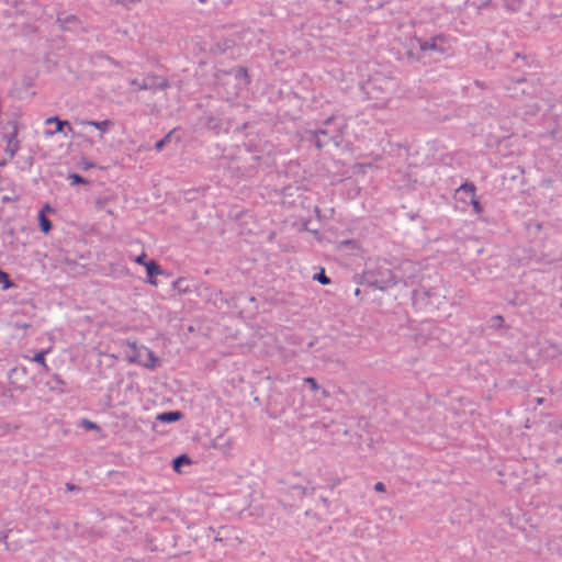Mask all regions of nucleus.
<instances>
[{
    "label": "nucleus",
    "mask_w": 562,
    "mask_h": 562,
    "mask_svg": "<svg viewBox=\"0 0 562 562\" xmlns=\"http://www.w3.org/2000/svg\"><path fill=\"white\" fill-rule=\"evenodd\" d=\"M402 56L398 59L408 64L439 63L452 55L451 36L443 32H426L420 27L415 30L404 44Z\"/></svg>",
    "instance_id": "1"
},
{
    "label": "nucleus",
    "mask_w": 562,
    "mask_h": 562,
    "mask_svg": "<svg viewBox=\"0 0 562 562\" xmlns=\"http://www.w3.org/2000/svg\"><path fill=\"white\" fill-rule=\"evenodd\" d=\"M400 272L401 269L392 268L387 259L379 258L373 265H367V281L371 289L381 292H386L401 282L407 286L408 281Z\"/></svg>",
    "instance_id": "2"
},
{
    "label": "nucleus",
    "mask_w": 562,
    "mask_h": 562,
    "mask_svg": "<svg viewBox=\"0 0 562 562\" xmlns=\"http://www.w3.org/2000/svg\"><path fill=\"white\" fill-rule=\"evenodd\" d=\"M347 127V123L344 116L333 114L325 119L322 126L318 127L321 138L325 142V146L333 143L339 146L344 139V130Z\"/></svg>",
    "instance_id": "3"
},
{
    "label": "nucleus",
    "mask_w": 562,
    "mask_h": 562,
    "mask_svg": "<svg viewBox=\"0 0 562 562\" xmlns=\"http://www.w3.org/2000/svg\"><path fill=\"white\" fill-rule=\"evenodd\" d=\"M225 77H232L235 81L234 93L237 95L240 91L248 89L251 78L248 68L245 66H235L228 70L218 69L215 74L217 81H223Z\"/></svg>",
    "instance_id": "4"
},
{
    "label": "nucleus",
    "mask_w": 562,
    "mask_h": 562,
    "mask_svg": "<svg viewBox=\"0 0 562 562\" xmlns=\"http://www.w3.org/2000/svg\"><path fill=\"white\" fill-rule=\"evenodd\" d=\"M56 24L61 32L78 34L88 33L85 22L76 14L60 10L56 13Z\"/></svg>",
    "instance_id": "5"
},
{
    "label": "nucleus",
    "mask_w": 562,
    "mask_h": 562,
    "mask_svg": "<svg viewBox=\"0 0 562 562\" xmlns=\"http://www.w3.org/2000/svg\"><path fill=\"white\" fill-rule=\"evenodd\" d=\"M9 384L14 391L24 392L30 381V372L24 364H18L8 372Z\"/></svg>",
    "instance_id": "6"
},
{
    "label": "nucleus",
    "mask_w": 562,
    "mask_h": 562,
    "mask_svg": "<svg viewBox=\"0 0 562 562\" xmlns=\"http://www.w3.org/2000/svg\"><path fill=\"white\" fill-rule=\"evenodd\" d=\"M170 87V82L166 77L147 74L142 78L139 90H149L153 93L164 91Z\"/></svg>",
    "instance_id": "7"
},
{
    "label": "nucleus",
    "mask_w": 562,
    "mask_h": 562,
    "mask_svg": "<svg viewBox=\"0 0 562 562\" xmlns=\"http://www.w3.org/2000/svg\"><path fill=\"white\" fill-rule=\"evenodd\" d=\"M432 290L426 288L414 289L411 292L412 305L415 311H426L432 306Z\"/></svg>",
    "instance_id": "8"
},
{
    "label": "nucleus",
    "mask_w": 562,
    "mask_h": 562,
    "mask_svg": "<svg viewBox=\"0 0 562 562\" xmlns=\"http://www.w3.org/2000/svg\"><path fill=\"white\" fill-rule=\"evenodd\" d=\"M279 484L281 485L280 491L290 496L294 502L302 501L307 494L306 486L299 483H291L288 479L280 480Z\"/></svg>",
    "instance_id": "9"
},
{
    "label": "nucleus",
    "mask_w": 562,
    "mask_h": 562,
    "mask_svg": "<svg viewBox=\"0 0 562 562\" xmlns=\"http://www.w3.org/2000/svg\"><path fill=\"white\" fill-rule=\"evenodd\" d=\"M143 356H145V358H139L138 356H130L128 362L143 366L144 368L150 370H154L160 362V359L156 356V353L145 346H143Z\"/></svg>",
    "instance_id": "10"
},
{
    "label": "nucleus",
    "mask_w": 562,
    "mask_h": 562,
    "mask_svg": "<svg viewBox=\"0 0 562 562\" xmlns=\"http://www.w3.org/2000/svg\"><path fill=\"white\" fill-rule=\"evenodd\" d=\"M237 46V42L233 37H220L214 38L210 44L207 52L212 55H224L235 48Z\"/></svg>",
    "instance_id": "11"
},
{
    "label": "nucleus",
    "mask_w": 562,
    "mask_h": 562,
    "mask_svg": "<svg viewBox=\"0 0 562 562\" xmlns=\"http://www.w3.org/2000/svg\"><path fill=\"white\" fill-rule=\"evenodd\" d=\"M146 270V282L157 286L159 281L157 277H164L166 280L169 279L170 273L161 268V266L154 259H149L148 263L145 265Z\"/></svg>",
    "instance_id": "12"
},
{
    "label": "nucleus",
    "mask_w": 562,
    "mask_h": 562,
    "mask_svg": "<svg viewBox=\"0 0 562 562\" xmlns=\"http://www.w3.org/2000/svg\"><path fill=\"white\" fill-rule=\"evenodd\" d=\"M233 446L234 440L231 437H226L223 434L216 436L210 442L211 448L218 450L225 457L231 454Z\"/></svg>",
    "instance_id": "13"
},
{
    "label": "nucleus",
    "mask_w": 562,
    "mask_h": 562,
    "mask_svg": "<svg viewBox=\"0 0 562 562\" xmlns=\"http://www.w3.org/2000/svg\"><path fill=\"white\" fill-rule=\"evenodd\" d=\"M45 385L50 392L56 394L68 393L66 381L57 373H52L46 380Z\"/></svg>",
    "instance_id": "14"
},
{
    "label": "nucleus",
    "mask_w": 562,
    "mask_h": 562,
    "mask_svg": "<svg viewBox=\"0 0 562 562\" xmlns=\"http://www.w3.org/2000/svg\"><path fill=\"white\" fill-rule=\"evenodd\" d=\"M171 286L178 294L181 295L192 293L195 288V283L193 280L188 278L179 277L171 281Z\"/></svg>",
    "instance_id": "15"
},
{
    "label": "nucleus",
    "mask_w": 562,
    "mask_h": 562,
    "mask_svg": "<svg viewBox=\"0 0 562 562\" xmlns=\"http://www.w3.org/2000/svg\"><path fill=\"white\" fill-rule=\"evenodd\" d=\"M76 123L79 125H88L97 128L101 133H108L113 126L114 122L112 120H103V121H94L88 119H77Z\"/></svg>",
    "instance_id": "16"
},
{
    "label": "nucleus",
    "mask_w": 562,
    "mask_h": 562,
    "mask_svg": "<svg viewBox=\"0 0 562 562\" xmlns=\"http://www.w3.org/2000/svg\"><path fill=\"white\" fill-rule=\"evenodd\" d=\"M205 126L209 131H213L215 134L227 132L224 121L213 114L206 116Z\"/></svg>",
    "instance_id": "17"
},
{
    "label": "nucleus",
    "mask_w": 562,
    "mask_h": 562,
    "mask_svg": "<svg viewBox=\"0 0 562 562\" xmlns=\"http://www.w3.org/2000/svg\"><path fill=\"white\" fill-rule=\"evenodd\" d=\"M302 139L311 145H314L317 149L325 147V142L321 138L318 130H306L303 134Z\"/></svg>",
    "instance_id": "18"
},
{
    "label": "nucleus",
    "mask_w": 562,
    "mask_h": 562,
    "mask_svg": "<svg viewBox=\"0 0 562 562\" xmlns=\"http://www.w3.org/2000/svg\"><path fill=\"white\" fill-rule=\"evenodd\" d=\"M183 418L181 411H166L157 414L156 420L164 424H173Z\"/></svg>",
    "instance_id": "19"
},
{
    "label": "nucleus",
    "mask_w": 562,
    "mask_h": 562,
    "mask_svg": "<svg viewBox=\"0 0 562 562\" xmlns=\"http://www.w3.org/2000/svg\"><path fill=\"white\" fill-rule=\"evenodd\" d=\"M44 124L45 125L55 124V128L53 130V133L64 134V136H67V133L65 132V126L68 125L67 120H63L58 115H53V116L45 119Z\"/></svg>",
    "instance_id": "20"
},
{
    "label": "nucleus",
    "mask_w": 562,
    "mask_h": 562,
    "mask_svg": "<svg viewBox=\"0 0 562 562\" xmlns=\"http://www.w3.org/2000/svg\"><path fill=\"white\" fill-rule=\"evenodd\" d=\"M48 352H49V349H41L37 352H35L33 357L24 356V358L42 366L44 371L48 373L50 371V368L46 363V355Z\"/></svg>",
    "instance_id": "21"
},
{
    "label": "nucleus",
    "mask_w": 562,
    "mask_h": 562,
    "mask_svg": "<svg viewBox=\"0 0 562 562\" xmlns=\"http://www.w3.org/2000/svg\"><path fill=\"white\" fill-rule=\"evenodd\" d=\"M456 194H463L465 198H474L476 195V186L469 180H465L457 189Z\"/></svg>",
    "instance_id": "22"
},
{
    "label": "nucleus",
    "mask_w": 562,
    "mask_h": 562,
    "mask_svg": "<svg viewBox=\"0 0 562 562\" xmlns=\"http://www.w3.org/2000/svg\"><path fill=\"white\" fill-rule=\"evenodd\" d=\"M37 222H38V227H40V231L47 235L52 229H53V223L52 221L47 217V215L44 213V210H41L38 212V215H37Z\"/></svg>",
    "instance_id": "23"
},
{
    "label": "nucleus",
    "mask_w": 562,
    "mask_h": 562,
    "mask_svg": "<svg viewBox=\"0 0 562 562\" xmlns=\"http://www.w3.org/2000/svg\"><path fill=\"white\" fill-rule=\"evenodd\" d=\"M191 463V458L188 454L182 453L172 459L171 465L175 472L181 473V468L190 465Z\"/></svg>",
    "instance_id": "24"
},
{
    "label": "nucleus",
    "mask_w": 562,
    "mask_h": 562,
    "mask_svg": "<svg viewBox=\"0 0 562 562\" xmlns=\"http://www.w3.org/2000/svg\"><path fill=\"white\" fill-rule=\"evenodd\" d=\"M0 285L2 291L14 289L18 284L11 279L10 274L0 268Z\"/></svg>",
    "instance_id": "25"
},
{
    "label": "nucleus",
    "mask_w": 562,
    "mask_h": 562,
    "mask_svg": "<svg viewBox=\"0 0 562 562\" xmlns=\"http://www.w3.org/2000/svg\"><path fill=\"white\" fill-rule=\"evenodd\" d=\"M487 327L493 330H499L502 328H505V319L502 315H493L491 316L487 322Z\"/></svg>",
    "instance_id": "26"
},
{
    "label": "nucleus",
    "mask_w": 562,
    "mask_h": 562,
    "mask_svg": "<svg viewBox=\"0 0 562 562\" xmlns=\"http://www.w3.org/2000/svg\"><path fill=\"white\" fill-rule=\"evenodd\" d=\"M175 132H176V128L169 131L162 138H160L159 140H157L154 145V148L157 150V151H161L164 150V148L172 142L173 139V135H175Z\"/></svg>",
    "instance_id": "27"
},
{
    "label": "nucleus",
    "mask_w": 562,
    "mask_h": 562,
    "mask_svg": "<svg viewBox=\"0 0 562 562\" xmlns=\"http://www.w3.org/2000/svg\"><path fill=\"white\" fill-rule=\"evenodd\" d=\"M312 280L316 281L323 285H327V284L331 283V279L326 274L325 268H323V267H318V271L312 276Z\"/></svg>",
    "instance_id": "28"
},
{
    "label": "nucleus",
    "mask_w": 562,
    "mask_h": 562,
    "mask_svg": "<svg viewBox=\"0 0 562 562\" xmlns=\"http://www.w3.org/2000/svg\"><path fill=\"white\" fill-rule=\"evenodd\" d=\"M67 180L69 181L70 186H77V184L89 186V184H91V181L89 179L82 177L81 175H79L77 172H70L67 176Z\"/></svg>",
    "instance_id": "29"
},
{
    "label": "nucleus",
    "mask_w": 562,
    "mask_h": 562,
    "mask_svg": "<svg viewBox=\"0 0 562 562\" xmlns=\"http://www.w3.org/2000/svg\"><path fill=\"white\" fill-rule=\"evenodd\" d=\"M10 125H12V131L9 132V133H5L3 136H2V139L9 144L10 143H13L14 140H18V133H19V127H18V122L16 121H11L9 122Z\"/></svg>",
    "instance_id": "30"
},
{
    "label": "nucleus",
    "mask_w": 562,
    "mask_h": 562,
    "mask_svg": "<svg viewBox=\"0 0 562 562\" xmlns=\"http://www.w3.org/2000/svg\"><path fill=\"white\" fill-rule=\"evenodd\" d=\"M14 389L10 385V387H5L4 384L0 383V396L3 397V404L11 403L13 401V391Z\"/></svg>",
    "instance_id": "31"
},
{
    "label": "nucleus",
    "mask_w": 562,
    "mask_h": 562,
    "mask_svg": "<svg viewBox=\"0 0 562 562\" xmlns=\"http://www.w3.org/2000/svg\"><path fill=\"white\" fill-rule=\"evenodd\" d=\"M127 346L130 348V351L126 353L127 359L130 356H138L139 358H143V346L138 347L136 341H127Z\"/></svg>",
    "instance_id": "32"
},
{
    "label": "nucleus",
    "mask_w": 562,
    "mask_h": 562,
    "mask_svg": "<svg viewBox=\"0 0 562 562\" xmlns=\"http://www.w3.org/2000/svg\"><path fill=\"white\" fill-rule=\"evenodd\" d=\"M79 426L82 427L87 431H89V430L100 431L101 430V427L95 422H92L88 418L80 419Z\"/></svg>",
    "instance_id": "33"
},
{
    "label": "nucleus",
    "mask_w": 562,
    "mask_h": 562,
    "mask_svg": "<svg viewBox=\"0 0 562 562\" xmlns=\"http://www.w3.org/2000/svg\"><path fill=\"white\" fill-rule=\"evenodd\" d=\"M111 198L110 196H99L94 201L95 209L98 211H106L108 213H111L110 210H106V205L109 204Z\"/></svg>",
    "instance_id": "34"
},
{
    "label": "nucleus",
    "mask_w": 562,
    "mask_h": 562,
    "mask_svg": "<svg viewBox=\"0 0 562 562\" xmlns=\"http://www.w3.org/2000/svg\"><path fill=\"white\" fill-rule=\"evenodd\" d=\"M248 154H249V157L246 158L245 160L248 164L249 169H255L258 166V164L262 157H261V155L251 153L250 150H248Z\"/></svg>",
    "instance_id": "35"
},
{
    "label": "nucleus",
    "mask_w": 562,
    "mask_h": 562,
    "mask_svg": "<svg viewBox=\"0 0 562 562\" xmlns=\"http://www.w3.org/2000/svg\"><path fill=\"white\" fill-rule=\"evenodd\" d=\"M352 281L357 285H368L370 288V282L367 281V268L361 273H355Z\"/></svg>",
    "instance_id": "36"
},
{
    "label": "nucleus",
    "mask_w": 562,
    "mask_h": 562,
    "mask_svg": "<svg viewBox=\"0 0 562 562\" xmlns=\"http://www.w3.org/2000/svg\"><path fill=\"white\" fill-rule=\"evenodd\" d=\"M111 272L115 274V277L128 276L130 270L126 266L122 265H111Z\"/></svg>",
    "instance_id": "37"
},
{
    "label": "nucleus",
    "mask_w": 562,
    "mask_h": 562,
    "mask_svg": "<svg viewBox=\"0 0 562 562\" xmlns=\"http://www.w3.org/2000/svg\"><path fill=\"white\" fill-rule=\"evenodd\" d=\"M19 149H20V142L14 140L13 143L9 142V144H7L4 151L9 155L10 159H12L16 155Z\"/></svg>",
    "instance_id": "38"
},
{
    "label": "nucleus",
    "mask_w": 562,
    "mask_h": 562,
    "mask_svg": "<svg viewBox=\"0 0 562 562\" xmlns=\"http://www.w3.org/2000/svg\"><path fill=\"white\" fill-rule=\"evenodd\" d=\"M469 203L472 205L474 214L480 216L484 212V207L482 203L477 200L476 195L474 198H470Z\"/></svg>",
    "instance_id": "39"
},
{
    "label": "nucleus",
    "mask_w": 562,
    "mask_h": 562,
    "mask_svg": "<svg viewBox=\"0 0 562 562\" xmlns=\"http://www.w3.org/2000/svg\"><path fill=\"white\" fill-rule=\"evenodd\" d=\"M304 385L307 386L312 392H317L321 389L317 380L313 376L304 378Z\"/></svg>",
    "instance_id": "40"
},
{
    "label": "nucleus",
    "mask_w": 562,
    "mask_h": 562,
    "mask_svg": "<svg viewBox=\"0 0 562 562\" xmlns=\"http://www.w3.org/2000/svg\"><path fill=\"white\" fill-rule=\"evenodd\" d=\"M19 426L12 425L11 423L7 422L4 418H0V431L3 434H8L12 430H16Z\"/></svg>",
    "instance_id": "41"
},
{
    "label": "nucleus",
    "mask_w": 562,
    "mask_h": 562,
    "mask_svg": "<svg viewBox=\"0 0 562 562\" xmlns=\"http://www.w3.org/2000/svg\"><path fill=\"white\" fill-rule=\"evenodd\" d=\"M79 167L87 171V170H90L92 168H95L97 167V164L91 161V160H88L87 158L82 157L80 162H79Z\"/></svg>",
    "instance_id": "42"
},
{
    "label": "nucleus",
    "mask_w": 562,
    "mask_h": 562,
    "mask_svg": "<svg viewBox=\"0 0 562 562\" xmlns=\"http://www.w3.org/2000/svg\"><path fill=\"white\" fill-rule=\"evenodd\" d=\"M34 164V157L32 155H29L23 160V165L20 167L21 170H30Z\"/></svg>",
    "instance_id": "43"
},
{
    "label": "nucleus",
    "mask_w": 562,
    "mask_h": 562,
    "mask_svg": "<svg viewBox=\"0 0 562 562\" xmlns=\"http://www.w3.org/2000/svg\"><path fill=\"white\" fill-rule=\"evenodd\" d=\"M148 259H147V255L145 252H142L140 255L136 256L135 257V262L140 265V266H144L148 263Z\"/></svg>",
    "instance_id": "44"
},
{
    "label": "nucleus",
    "mask_w": 562,
    "mask_h": 562,
    "mask_svg": "<svg viewBox=\"0 0 562 562\" xmlns=\"http://www.w3.org/2000/svg\"><path fill=\"white\" fill-rule=\"evenodd\" d=\"M65 487H66V491L68 492H79L81 490V487L77 484H74L71 482H67L65 484Z\"/></svg>",
    "instance_id": "45"
},
{
    "label": "nucleus",
    "mask_w": 562,
    "mask_h": 562,
    "mask_svg": "<svg viewBox=\"0 0 562 562\" xmlns=\"http://www.w3.org/2000/svg\"><path fill=\"white\" fill-rule=\"evenodd\" d=\"M116 2L123 7L131 8L132 4L140 2V0H116Z\"/></svg>",
    "instance_id": "46"
},
{
    "label": "nucleus",
    "mask_w": 562,
    "mask_h": 562,
    "mask_svg": "<svg viewBox=\"0 0 562 562\" xmlns=\"http://www.w3.org/2000/svg\"><path fill=\"white\" fill-rule=\"evenodd\" d=\"M373 490L379 493H384L386 491V486L383 482H376L373 486Z\"/></svg>",
    "instance_id": "47"
},
{
    "label": "nucleus",
    "mask_w": 562,
    "mask_h": 562,
    "mask_svg": "<svg viewBox=\"0 0 562 562\" xmlns=\"http://www.w3.org/2000/svg\"><path fill=\"white\" fill-rule=\"evenodd\" d=\"M353 295L357 296L360 301L364 300V292L358 286L353 290Z\"/></svg>",
    "instance_id": "48"
},
{
    "label": "nucleus",
    "mask_w": 562,
    "mask_h": 562,
    "mask_svg": "<svg viewBox=\"0 0 562 562\" xmlns=\"http://www.w3.org/2000/svg\"><path fill=\"white\" fill-rule=\"evenodd\" d=\"M65 128H66V131H65V132L67 133V135H68V134H71L72 136H80V134H77V133L74 131V128H72V126H71V124H70L69 122H68V125H66V126H65Z\"/></svg>",
    "instance_id": "49"
},
{
    "label": "nucleus",
    "mask_w": 562,
    "mask_h": 562,
    "mask_svg": "<svg viewBox=\"0 0 562 562\" xmlns=\"http://www.w3.org/2000/svg\"><path fill=\"white\" fill-rule=\"evenodd\" d=\"M140 82H142V79L134 78L131 80L130 85L132 87H136V90H139Z\"/></svg>",
    "instance_id": "50"
},
{
    "label": "nucleus",
    "mask_w": 562,
    "mask_h": 562,
    "mask_svg": "<svg viewBox=\"0 0 562 562\" xmlns=\"http://www.w3.org/2000/svg\"><path fill=\"white\" fill-rule=\"evenodd\" d=\"M14 200H16V198H11L9 195H3L1 198L2 203H10V202H13Z\"/></svg>",
    "instance_id": "51"
},
{
    "label": "nucleus",
    "mask_w": 562,
    "mask_h": 562,
    "mask_svg": "<svg viewBox=\"0 0 562 562\" xmlns=\"http://www.w3.org/2000/svg\"><path fill=\"white\" fill-rule=\"evenodd\" d=\"M292 189H293V188H292L291 186L284 187V188L282 189V194H283V195H292V193H291V190H292Z\"/></svg>",
    "instance_id": "52"
},
{
    "label": "nucleus",
    "mask_w": 562,
    "mask_h": 562,
    "mask_svg": "<svg viewBox=\"0 0 562 562\" xmlns=\"http://www.w3.org/2000/svg\"><path fill=\"white\" fill-rule=\"evenodd\" d=\"M8 539V531L0 532V542H5Z\"/></svg>",
    "instance_id": "53"
},
{
    "label": "nucleus",
    "mask_w": 562,
    "mask_h": 562,
    "mask_svg": "<svg viewBox=\"0 0 562 562\" xmlns=\"http://www.w3.org/2000/svg\"><path fill=\"white\" fill-rule=\"evenodd\" d=\"M42 210H44V213H45L46 211H48V212H54V209H53L48 203H46V204L42 207Z\"/></svg>",
    "instance_id": "54"
},
{
    "label": "nucleus",
    "mask_w": 562,
    "mask_h": 562,
    "mask_svg": "<svg viewBox=\"0 0 562 562\" xmlns=\"http://www.w3.org/2000/svg\"><path fill=\"white\" fill-rule=\"evenodd\" d=\"M55 134H56V133H53V130H45V131H44V135H45L46 137H52V136H54Z\"/></svg>",
    "instance_id": "55"
},
{
    "label": "nucleus",
    "mask_w": 562,
    "mask_h": 562,
    "mask_svg": "<svg viewBox=\"0 0 562 562\" xmlns=\"http://www.w3.org/2000/svg\"><path fill=\"white\" fill-rule=\"evenodd\" d=\"M544 401L546 400L543 397H536L535 398V402H536L537 405H542L544 403Z\"/></svg>",
    "instance_id": "56"
},
{
    "label": "nucleus",
    "mask_w": 562,
    "mask_h": 562,
    "mask_svg": "<svg viewBox=\"0 0 562 562\" xmlns=\"http://www.w3.org/2000/svg\"><path fill=\"white\" fill-rule=\"evenodd\" d=\"M276 54H277V50L272 49L271 55L273 58L276 57ZM278 54L282 55V54H284V52L280 49V50H278Z\"/></svg>",
    "instance_id": "57"
},
{
    "label": "nucleus",
    "mask_w": 562,
    "mask_h": 562,
    "mask_svg": "<svg viewBox=\"0 0 562 562\" xmlns=\"http://www.w3.org/2000/svg\"><path fill=\"white\" fill-rule=\"evenodd\" d=\"M321 499H322V502H323L326 506H328V505H329V501H328L327 498L322 497Z\"/></svg>",
    "instance_id": "58"
},
{
    "label": "nucleus",
    "mask_w": 562,
    "mask_h": 562,
    "mask_svg": "<svg viewBox=\"0 0 562 562\" xmlns=\"http://www.w3.org/2000/svg\"><path fill=\"white\" fill-rule=\"evenodd\" d=\"M308 223H310V221H307L306 223H304L305 231L312 232V229L307 227V224H308Z\"/></svg>",
    "instance_id": "59"
},
{
    "label": "nucleus",
    "mask_w": 562,
    "mask_h": 562,
    "mask_svg": "<svg viewBox=\"0 0 562 562\" xmlns=\"http://www.w3.org/2000/svg\"><path fill=\"white\" fill-rule=\"evenodd\" d=\"M339 484H340V479H337L336 481H334L333 486H336V485H339Z\"/></svg>",
    "instance_id": "60"
},
{
    "label": "nucleus",
    "mask_w": 562,
    "mask_h": 562,
    "mask_svg": "<svg viewBox=\"0 0 562 562\" xmlns=\"http://www.w3.org/2000/svg\"><path fill=\"white\" fill-rule=\"evenodd\" d=\"M555 463H562V457L555 459Z\"/></svg>",
    "instance_id": "61"
},
{
    "label": "nucleus",
    "mask_w": 562,
    "mask_h": 562,
    "mask_svg": "<svg viewBox=\"0 0 562 562\" xmlns=\"http://www.w3.org/2000/svg\"><path fill=\"white\" fill-rule=\"evenodd\" d=\"M175 140H176V143H179V142L181 140V138H180L179 136H177V137L175 138Z\"/></svg>",
    "instance_id": "62"
},
{
    "label": "nucleus",
    "mask_w": 562,
    "mask_h": 562,
    "mask_svg": "<svg viewBox=\"0 0 562 562\" xmlns=\"http://www.w3.org/2000/svg\"><path fill=\"white\" fill-rule=\"evenodd\" d=\"M5 164H7V161H5V160H1V161H0V166H4Z\"/></svg>",
    "instance_id": "63"
},
{
    "label": "nucleus",
    "mask_w": 562,
    "mask_h": 562,
    "mask_svg": "<svg viewBox=\"0 0 562 562\" xmlns=\"http://www.w3.org/2000/svg\"><path fill=\"white\" fill-rule=\"evenodd\" d=\"M198 1L201 2V3H206L207 2V0H198Z\"/></svg>",
    "instance_id": "64"
}]
</instances>
